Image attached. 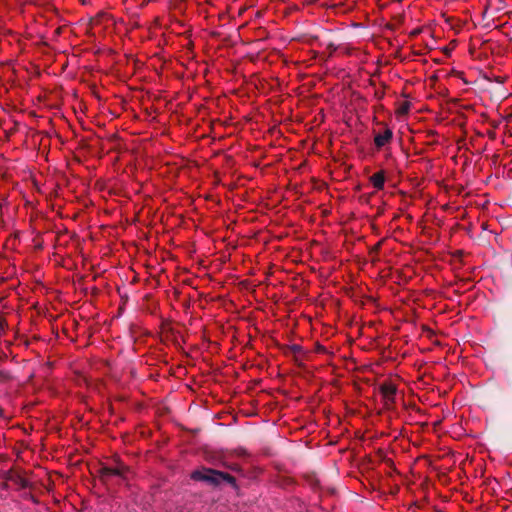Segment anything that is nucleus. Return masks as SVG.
I'll use <instances>...</instances> for the list:
<instances>
[{"label": "nucleus", "instance_id": "f257e3e1", "mask_svg": "<svg viewBox=\"0 0 512 512\" xmlns=\"http://www.w3.org/2000/svg\"><path fill=\"white\" fill-rule=\"evenodd\" d=\"M191 477L197 481H205L215 484L219 483L220 479H226L229 481L232 479L230 476L212 469L196 470L191 474Z\"/></svg>", "mask_w": 512, "mask_h": 512}, {"label": "nucleus", "instance_id": "f03ea898", "mask_svg": "<svg viewBox=\"0 0 512 512\" xmlns=\"http://www.w3.org/2000/svg\"><path fill=\"white\" fill-rule=\"evenodd\" d=\"M393 137V132L391 129L386 128L382 133H378L374 137L375 146L380 149L388 144Z\"/></svg>", "mask_w": 512, "mask_h": 512}, {"label": "nucleus", "instance_id": "7ed1b4c3", "mask_svg": "<svg viewBox=\"0 0 512 512\" xmlns=\"http://www.w3.org/2000/svg\"><path fill=\"white\" fill-rule=\"evenodd\" d=\"M370 181L376 189H382L385 183V176L382 171L373 174Z\"/></svg>", "mask_w": 512, "mask_h": 512}, {"label": "nucleus", "instance_id": "20e7f679", "mask_svg": "<svg viewBox=\"0 0 512 512\" xmlns=\"http://www.w3.org/2000/svg\"><path fill=\"white\" fill-rule=\"evenodd\" d=\"M381 391L387 401H392L396 393V388L391 384H386L382 386Z\"/></svg>", "mask_w": 512, "mask_h": 512}, {"label": "nucleus", "instance_id": "39448f33", "mask_svg": "<svg viewBox=\"0 0 512 512\" xmlns=\"http://www.w3.org/2000/svg\"><path fill=\"white\" fill-rule=\"evenodd\" d=\"M106 472L110 475H120L121 474L120 470L117 468H107Z\"/></svg>", "mask_w": 512, "mask_h": 512}, {"label": "nucleus", "instance_id": "423d86ee", "mask_svg": "<svg viewBox=\"0 0 512 512\" xmlns=\"http://www.w3.org/2000/svg\"><path fill=\"white\" fill-rule=\"evenodd\" d=\"M409 110V104L407 103H404L400 108H399V113L401 114H406Z\"/></svg>", "mask_w": 512, "mask_h": 512}]
</instances>
